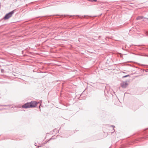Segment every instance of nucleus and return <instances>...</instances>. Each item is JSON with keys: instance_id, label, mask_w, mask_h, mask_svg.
<instances>
[{"instance_id": "10", "label": "nucleus", "mask_w": 148, "mask_h": 148, "mask_svg": "<svg viewBox=\"0 0 148 148\" xmlns=\"http://www.w3.org/2000/svg\"><path fill=\"white\" fill-rule=\"evenodd\" d=\"M113 130H114V131H115V130H114V128L113 129Z\"/></svg>"}, {"instance_id": "8", "label": "nucleus", "mask_w": 148, "mask_h": 148, "mask_svg": "<svg viewBox=\"0 0 148 148\" xmlns=\"http://www.w3.org/2000/svg\"><path fill=\"white\" fill-rule=\"evenodd\" d=\"M145 19H147L148 20V18H146V17H145Z\"/></svg>"}, {"instance_id": "7", "label": "nucleus", "mask_w": 148, "mask_h": 148, "mask_svg": "<svg viewBox=\"0 0 148 148\" xmlns=\"http://www.w3.org/2000/svg\"><path fill=\"white\" fill-rule=\"evenodd\" d=\"M129 76H130V75H128L123 76V78L126 77H127Z\"/></svg>"}, {"instance_id": "3", "label": "nucleus", "mask_w": 148, "mask_h": 148, "mask_svg": "<svg viewBox=\"0 0 148 148\" xmlns=\"http://www.w3.org/2000/svg\"><path fill=\"white\" fill-rule=\"evenodd\" d=\"M128 85L127 82H123L121 84V86L123 88H126Z\"/></svg>"}, {"instance_id": "9", "label": "nucleus", "mask_w": 148, "mask_h": 148, "mask_svg": "<svg viewBox=\"0 0 148 148\" xmlns=\"http://www.w3.org/2000/svg\"><path fill=\"white\" fill-rule=\"evenodd\" d=\"M112 127L113 128L115 127V126L114 125H112Z\"/></svg>"}, {"instance_id": "1", "label": "nucleus", "mask_w": 148, "mask_h": 148, "mask_svg": "<svg viewBox=\"0 0 148 148\" xmlns=\"http://www.w3.org/2000/svg\"><path fill=\"white\" fill-rule=\"evenodd\" d=\"M14 10H12L6 14L4 17L3 19L5 20L8 19L12 17L13 14L14 13Z\"/></svg>"}, {"instance_id": "5", "label": "nucleus", "mask_w": 148, "mask_h": 148, "mask_svg": "<svg viewBox=\"0 0 148 148\" xmlns=\"http://www.w3.org/2000/svg\"><path fill=\"white\" fill-rule=\"evenodd\" d=\"M143 18H145L143 16H138L136 18V19L137 20L143 19Z\"/></svg>"}, {"instance_id": "4", "label": "nucleus", "mask_w": 148, "mask_h": 148, "mask_svg": "<svg viewBox=\"0 0 148 148\" xmlns=\"http://www.w3.org/2000/svg\"><path fill=\"white\" fill-rule=\"evenodd\" d=\"M30 103L31 108L35 107L37 104V103L35 101H32L30 102Z\"/></svg>"}, {"instance_id": "2", "label": "nucleus", "mask_w": 148, "mask_h": 148, "mask_svg": "<svg viewBox=\"0 0 148 148\" xmlns=\"http://www.w3.org/2000/svg\"><path fill=\"white\" fill-rule=\"evenodd\" d=\"M30 106V102H29L24 104L22 106V108H31Z\"/></svg>"}, {"instance_id": "6", "label": "nucleus", "mask_w": 148, "mask_h": 148, "mask_svg": "<svg viewBox=\"0 0 148 148\" xmlns=\"http://www.w3.org/2000/svg\"><path fill=\"white\" fill-rule=\"evenodd\" d=\"M9 106V105H0V106Z\"/></svg>"}]
</instances>
